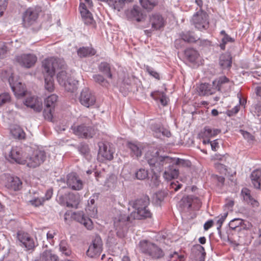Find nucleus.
<instances>
[{
  "instance_id": "nucleus-27",
  "label": "nucleus",
  "mask_w": 261,
  "mask_h": 261,
  "mask_svg": "<svg viewBox=\"0 0 261 261\" xmlns=\"http://www.w3.org/2000/svg\"><path fill=\"white\" fill-rule=\"evenodd\" d=\"M127 147L130 150V154L132 157L139 158L142 155V147L139 143L128 142Z\"/></svg>"
},
{
  "instance_id": "nucleus-39",
  "label": "nucleus",
  "mask_w": 261,
  "mask_h": 261,
  "mask_svg": "<svg viewBox=\"0 0 261 261\" xmlns=\"http://www.w3.org/2000/svg\"><path fill=\"white\" fill-rule=\"evenodd\" d=\"M12 136L15 139H22L25 138V133L22 129L18 125H14L10 128Z\"/></svg>"
},
{
  "instance_id": "nucleus-13",
  "label": "nucleus",
  "mask_w": 261,
  "mask_h": 261,
  "mask_svg": "<svg viewBox=\"0 0 261 261\" xmlns=\"http://www.w3.org/2000/svg\"><path fill=\"white\" fill-rule=\"evenodd\" d=\"M7 160L11 162H15L19 164L24 165L25 156L22 148L19 146H13L9 151L7 155H6Z\"/></svg>"
},
{
  "instance_id": "nucleus-45",
  "label": "nucleus",
  "mask_w": 261,
  "mask_h": 261,
  "mask_svg": "<svg viewBox=\"0 0 261 261\" xmlns=\"http://www.w3.org/2000/svg\"><path fill=\"white\" fill-rule=\"evenodd\" d=\"M58 99V96L56 94H51L44 100L45 106L46 108L54 109Z\"/></svg>"
},
{
  "instance_id": "nucleus-21",
  "label": "nucleus",
  "mask_w": 261,
  "mask_h": 261,
  "mask_svg": "<svg viewBox=\"0 0 261 261\" xmlns=\"http://www.w3.org/2000/svg\"><path fill=\"white\" fill-rule=\"evenodd\" d=\"M99 150L98 155L101 156L105 160L111 161L113 159L114 151L108 144L102 142L98 144Z\"/></svg>"
},
{
  "instance_id": "nucleus-20",
  "label": "nucleus",
  "mask_w": 261,
  "mask_h": 261,
  "mask_svg": "<svg viewBox=\"0 0 261 261\" xmlns=\"http://www.w3.org/2000/svg\"><path fill=\"white\" fill-rule=\"evenodd\" d=\"M67 186L73 190L79 191L83 188V182L75 173H70L67 175Z\"/></svg>"
},
{
  "instance_id": "nucleus-52",
  "label": "nucleus",
  "mask_w": 261,
  "mask_h": 261,
  "mask_svg": "<svg viewBox=\"0 0 261 261\" xmlns=\"http://www.w3.org/2000/svg\"><path fill=\"white\" fill-rule=\"evenodd\" d=\"M44 202V198L42 197H34L33 198L29 200L30 203L35 207H38L42 205Z\"/></svg>"
},
{
  "instance_id": "nucleus-18",
  "label": "nucleus",
  "mask_w": 261,
  "mask_h": 261,
  "mask_svg": "<svg viewBox=\"0 0 261 261\" xmlns=\"http://www.w3.org/2000/svg\"><path fill=\"white\" fill-rule=\"evenodd\" d=\"M216 91L226 92L229 90L232 85V82L225 76H220L217 80L213 82Z\"/></svg>"
},
{
  "instance_id": "nucleus-10",
  "label": "nucleus",
  "mask_w": 261,
  "mask_h": 261,
  "mask_svg": "<svg viewBox=\"0 0 261 261\" xmlns=\"http://www.w3.org/2000/svg\"><path fill=\"white\" fill-rule=\"evenodd\" d=\"M2 184L7 189L16 191L22 188V182L17 177H14L8 174H4L1 176Z\"/></svg>"
},
{
  "instance_id": "nucleus-61",
  "label": "nucleus",
  "mask_w": 261,
  "mask_h": 261,
  "mask_svg": "<svg viewBox=\"0 0 261 261\" xmlns=\"http://www.w3.org/2000/svg\"><path fill=\"white\" fill-rule=\"evenodd\" d=\"M240 133L243 136V138L248 142L254 140V137L250 133L242 129L240 130Z\"/></svg>"
},
{
  "instance_id": "nucleus-31",
  "label": "nucleus",
  "mask_w": 261,
  "mask_h": 261,
  "mask_svg": "<svg viewBox=\"0 0 261 261\" xmlns=\"http://www.w3.org/2000/svg\"><path fill=\"white\" fill-rule=\"evenodd\" d=\"M241 195L243 200L248 204H250L253 206H257L258 202L255 200L250 194V191L246 188H244L241 191Z\"/></svg>"
},
{
  "instance_id": "nucleus-51",
  "label": "nucleus",
  "mask_w": 261,
  "mask_h": 261,
  "mask_svg": "<svg viewBox=\"0 0 261 261\" xmlns=\"http://www.w3.org/2000/svg\"><path fill=\"white\" fill-rule=\"evenodd\" d=\"M243 222V220L240 218H234L233 220H231L229 223V227L230 229L232 230H234L236 229H238L239 230L240 228L241 225Z\"/></svg>"
},
{
  "instance_id": "nucleus-14",
  "label": "nucleus",
  "mask_w": 261,
  "mask_h": 261,
  "mask_svg": "<svg viewBox=\"0 0 261 261\" xmlns=\"http://www.w3.org/2000/svg\"><path fill=\"white\" fill-rule=\"evenodd\" d=\"M149 22L153 31H158L165 27L167 22V18L160 13L155 12L149 15Z\"/></svg>"
},
{
  "instance_id": "nucleus-25",
  "label": "nucleus",
  "mask_w": 261,
  "mask_h": 261,
  "mask_svg": "<svg viewBox=\"0 0 261 261\" xmlns=\"http://www.w3.org/2000/svg\"><path fill=\"white\" fill-rule=\"evenodd\" d=\"M24 105L28 107L33 109L36 112H39L42 109L41 101L34 96L27 97L24 101Z\"/></svg>"
},
{
  "instance_id": "nucleus-42",
  "label": "nucleus",
  "mask_w": 261,
  "mask_h": 261,
  "mask_svg": "<svg viewBox=\"0 0 261 261\" xmlns=\"http://www.w3.org/2000/svg\"><path fill=\"white\" fill-rule=\"evenodd\" d=\"M130 17L137 22H141L144 19V16L138 7H134L130 11Z\"/></svg>"
},
{
  "instance_id": "nucleus-57",
  "label": "nucleus",
  "mask_w": 261,
  "mask_h": 261,
  "mask_svg": "<svg viewBox=\"0 0 261 261\" xmlns=\"http://www.w3.org/2000/svg\"><path fill=\"white\" fill-rule=\"evenodd\" d=\"M54 109L51 108H46L44 109L43 111V115L46 119L49 121H52L53 118V111Z\"/></svg>"
},
{
  "instance_id": "nucleus-2",
  "label": "nucleus",
  "mask_w": 261,
  "mask_h": 261,
  "mask_svg": "<svg viewBox=\"0 0 261 261\" xmlns=\"http://www.w3.org/2000/svg\"><path fill=\"white\" fill-rule=\"evenodd\" d=\"M64 61L63 59L51 57L46 58L42 62L43 71L44 74L45 88L49 92L54 89L53 77L59 69L64 68Z\"/></svg>"
},
{
  "instance_id": "nucleus-19",
  "label": "nucleus",
  "mask_w": 261,
  "mask_h": 261,
  "mask_svg": "<svg viewBox=\"0 0 261 261\" xmlns=\"http://www.w3.org/2000/svg\"><path fill=\"white\" fill-rule=\"evenodd\" d=\"M9 83L12 91L16 97L19 98L25 95L26 91L24 86L20 82H14L13 75H11L9 78Z\"/></svg>"
},
{
  "instance_id": "nucleus-63",
  "label": "nucleus",
  "mask_w": 261,
  "mask_h": 261,
  "mask_svg": "<svg viewBox=\"0 0 261 261\" xmlns=\"http://www.w3.org/2000/svg\"><path fill=\"white\" fill-rule=\"evenodd\" d=\"M10 100V96L7 93L0 95V106Z\"/></svg>"
},
{
  "instance_id": "nucleus-4",
  "label": "nucleus",
  "mask_w": 261,
  "mask_h": 261,
  "mask_svg": "<svg viewBox=\"0 0 261 261\" xmlns=\"http://www.w3.org/2000/svg\"><path fill=\"white\" fill-rule=\"evenodd\" d=\"M140 249L142 253L152 259L162 257L164 254L162 249L154 243L147 240H142L139 243Z\"/></svg>"
},
{
  "instance_id": "nucleus-3",
  "label": "nucleus",
  "mask_w": 261,
  "mask_h": 261,
  "mask_svg": "<svg viewBox=\"0 0 261 261\" xmlns=\"http://www.w3.org/2000/svg\"><path fill=\"white\" fill-rule=\"evenodd\" d=\"M149 204V198L147 196H144L136 199L132 202V206L135 211L131 213L130 216L137 219L150 218L151 213L147 208Z\"/></svg>"
},
{
  "instance_id": "nucleus-56",
  "label": "nucleus",
  "mask_w": 261,
  "mask_h": 261,
  "mask_svg": "<svg viewBox=\"0 0 261 261\" xmlns=\"http://www.w3.org/2000/svg\"><path fill=\"white\" fill-rule=\"evenodd\" d=\"M163 126L160 124H155L152 125V129L154 136L158 138L162 137V130Z\"/></svg>"
},
{
  "instance_id": "nucleus-24",
  "label": "nucleus",
  "mask_w": 261,
  "mask_h": 261,
  "mask_svg": "<svg viewBox=\"0 0 261 261\" xmlns=\"http://www.w3.org/2000/svg\"><path fill=\"white\" fill-rule=\"evenodd\" d=\"M79 9L83 21L86 24L93 25L95 23L91 13L86 8L84 3H80Z\"/></svg>"
},
{
  "instance_id": "nucleus-12",
  "label": "nucleus",
  "mask_w": 261,
  "mask_h": 261,
  "mask_svg": "<svg viewBox=\"0 0 261 261\" xmlns=\"http://www.w3.org/2000/svg\"><path fill=\"white\" fill-rule=\"evenodd\" d=\"M46 153L44 151L36 150L29 157L25 158L27 165L30 168H36L44 162Z\"/></svg>"
},
{
  "instance_id": "nucleus-17",
  "label": "nucleus",
  "mask_w": 261,
  "mask_h": 261,
  "mask_svg": "<svg viewBox=\"0 0 261 261\" xmlns=\"http://www.w3.org/2000/svg\"><path fill=\"white\" fill-rule=\"evenodd\" d=\"M17 238L20 245L25 247L27 250H31L35 247L34 241L28 233L18 231L17 233Z\"/></svg>"
},
{
  "instance_id": "nucleus-36",
  "label": "nucleus",
  "mask_w": 261,
  "mask_h": 261,
  "mask_svg": "<svg viewBox=\"0 0 261 261\" xmlns=\"http://www.w3.org/2000/svg\"><path fill=\"white\" fill-rule=\"evenodd\" d=\"M77 55L80 58H85L93 56L96 54V50L92 47H82L77 50Z\"/></svg>"
},
{
  "instance_id": "nucleus-30",
  "label": "nucleus",
  "mask_w": 261,
  "mask_h": 261,
  "mask_svg": "<svg viewBox=\"0 0 261 261\" xmlns=\"http://www.w3.org/2000/svg\"><path fill=\"white\" fill-rule=\"evenodd\" d=\"M232 64V58L229 54L226 53L221 55L219 59V65L222 69H229Z\"/></svg>"
},
{
  "instance_id": "nucleus-40",
  "label": "nucleus",
  "mask_w": 261,
  "mask_h": 261,
  "mask_svg": "<svg viewBox=\"0 0 261 261\" xmlns=\"http://www.w3.org/2000/svg\"><path fill=\"white\" fill-rule=\"evenodd\" d=\"M98 69L105 75L109 79H112L113 75L111 73V66L110 64L106 62H102L98 65Z\"/></svg>"
},
{
  "instance_id": "nucleus-50",
  "label": "nucleus",
  "mask_w": 261,
  "mask_h": 261,
  "mask_svg": "<svg viewBox=\"0 0 261 261\" xmlns=\"http://www.w3.org/2000/svg\"><path fill=\"white\" fill-rule=\"evenodd\" d=\"M93 78L96 83L103 87H107L109 85L108 81L100 74H94L93 75Z\"/></svg>"
},
{
  "instance_id": "nucleus-7",
  "label": "nucleus",
  "mask_w": 261,
  "mask_h": 261,
  "mask_svg": "<svg viewBox=\"0 0 261 261\" xmlns=\"http://www.w3.org/2000/svg\"><path fill=\"white\" fill-rule=\"evenodd\" d=\"M102 241L99 236L96 235L92 239L86 255L90 258H96L98 257L102 251Z\"/></svg>"
},
{
  "instance_id": "nucleus-37",
  "label": "nucleus",
  "mask_w": 261,
  "mask_h": 261,
  "mask_svg": "<svg viewBox=\"0 0 261 261\" xmlns=\"http://www.w3.org/2000/svg\"><path fill=\"white\" fill-rule=\"evenodd\" d=\"M185 55L187 59L191 63H195L199 56L198 52L193 48L186 49Z\"/></svg>"
},
{
  "instance_id": "nucleus-59",
  "label": "nucleus",
  "mask_w": 261,
  "mask_h": 261,
  "mask_svg": "<svg viewBox=\"0 0 261 261\" xmlns=\"http://www.w3.org/2000/svg\"><path fill=\"white\" fill-rule=\"evenodd\" d=\"M190 197L192 199L193 210L198 209L201 205L200 200L196 196L191 195Z\"/></svg>"
},
{
  "instance_id": "nucleus-8",
  "label": "nucleus",
  "mask_w": 261,
  "mask_h": 261,
  "mask_svg": "<svg viewBox=\"0 0 261 261\" xmlns=\"http://www.w3.org/2000/svg\"><path fill=\"white\" fill-rule=\"evenodd\" d=\"M41 11V8L39 7L28 8L22 15L23 25L25 28H28L34 24L36 22Z\"/></svg>"
},
{
  "instance_id": "nucleus-41",
  "label": "nucleus",
  "mask_w": 261,
  "mask_h": 261,
  "mask_svg": "<svg viewBox=\"0 0 261 261\" xmlns=\"http://www.w3.org/2000/svg\"><path fill=\"white\" fill-rule=\"evenodd\" d=\"M126 0H108L106 3L113 9L120 11L125 5Z\"/></svg>"
},
{
  "instance_id": "nucleus-5",
  "label": "nucleus",
  "mask_w": 261,
  "mask_h": 261,
  "mask_svg": "<svg viewBox=\"0 0 261 261\" xmlns=\"http://www.w3.org/2000/svg\"><path fill=\"white\" fill-rule=\"evenodd\" d=\"M57 200L62 206L77 208L80 202V195L71 192L59 193L57 196Z\"/></svg>"
},
{
  "instance_id": "nucleus-58",
  "label": "nucleus",
  "mask_w": 261,
  "mask_h": 261,
  "mask_svg": "<svg viewBox=\"0 0 261 261\" xmlns=\"http://www.w3.org/2000/svg\"><path fill=\"white\" fill-rule=\"evenodd\" d=\"M87 214L91 217H94L97 214V208L95 206H90V203L89 202L88 205L85 209Z\"/></svg>"
},
{
  "instance_id": "nucleus-46",
  "label": "nucleus",
  "mask_w": 261,
  "mask_h": 261,
  "mask_svg": "<svg viewBox=\"0 0 261 261\" xmlns=\"http://www.w3.org/2000/svg\"><path fill=\"white\" fill-rule=\"evenodd\" d=\"M159 176L156 172H153L150 178L148 179V184L151 189L156 188L160 184Z\"/></svg>"
},
{
  "instance_id": "nucleus-23",
  "label": "nucleus",
  "mask_w": 261,
  "mask_h": 261,
  "mask_svg": "<svg viewBox=\"0 0 261 261\" xmlns=\"http://www.w3.org/2000/svg\"><path fill=\"white\" fill-rule=\"evenodd\" d=\"M178 205L182 214L187 216V214L193 211L192 199L190 196L184 197L179 202Z\"/></svg>"
},
{
  "instance_id": "nucleus-54",
  "label": "nucleus",
  "mask_w": 261,
  "mask_h": 261,
  "mask_svg": "<svg viewBox=\"0 0 261 261\" xmlns=\"http://www.w3.org/2000/svg\"><path fill=\"white\" fill-rule=\"evenodd\" d=\"M234 39L229 36L228 35H226L225 36H223L221 40V43L220 44V47L221 49L224 50L225 49V45L228 42H233Z\"/></svg>"
},
{
  "instance_id": "nucleus-28",
  "label": "nucleus",
  "mask_w": 261,
  "mask_h": 261,
  "mask_svg": "<svg viewBox=\"0 0 261 261\" xmlns=\"http://www.w3.org/2000/svg\"><path fill=\"white\" fill-rule=\"evenodd\" d=\"M197 91L200 96H206L215 93L216 89L213 83H202L199 86Z\"/></svg>"
},
{
  "instance_id": "nucleus-32",
  "label": "nucleus",
  "mask_w": 261,
  "mask_h": 261,
  "mask_svg": "<svg viewBox=\"0 0 261 261\" xmlns=\"http://www.w3.org/2000/svg\"><path fill=\"white\" fill-rule=\"evenodd\" d=\"M79 153L87 160L90 161L91 159L90 149L87 144L85 143H81L76 146Z\"/></svg>"
},
{
  "instance_id": "nucleus-15",
  "label": "nucleus",
  "mask_w": 261,
  "mask_h": 261,
  "mask_svg": "<svg viewBox=\"0 0 261 261\" xmlns=\"http://www.w3.org/2000/svg\"><path fill=\"white\" fill-rule=\"evenodd\" d=\"M79 99L81 104L86 108L93 106L96 102L95 95L88 88L82 90Z\"/></svg>"
},
{
  "instance_id": "nucleus-34",
  "label": "nucleus",
  "mask_w": 261,
  "mask_h": 261,
  "mask_svg": "<svg viewBox=\"0 0 261 261\" xmlns=\"http://www.w3.org/2000/svg\"><path fill=\"white\" fill-rule=\"evenodd\" d=\"M77 84L78 81L70 76L68 77L65 84H63L62 86L64 87L66 91L73 92L77 89Z\"/></svg>"
},
{
  "instance_id": "nucleus-60",
  "label": "nucleus",
  "mask_w": 261,
  "mask_h": 261,
  "mask_svg": "<svg viewBox=\"0 0 261 261\" xmlns=\"http://www.w3.org/2000/svg\"><path fill=\"white\" fill-rule=\"evenodd\" d=\"M146 70L149 75L156 79H160V74L156 71H155L153 68L149 66H147L146 67Z\"/></svg>"
},
{
  "instance_id": "nucleus-47",
  "label": "nucleus",
  "mask_w": 261,
  "mask_h": 261,
  "mask_svg": "<svg viewBox=\"0 0 261 261\" xmlns=\"http://www.w3.org/2000/svg\"><path fill=\"white\" fill-rule=\"evenodd\" d=\"M250 112L254 116L261 118V102L258 101L253 104L250 108Z\"/></svg>"
},
{
  "instance_id": "nucleus-53",
  "label": "nucleus",
  "mask_w": 261,
  "mask_h": 261,
  "mask_svg": "<svg viewBox=\"0 0 261 261\" xmlns=\"http://www.w3.org/2000/svg\"><path fill=\"white\" fill-rule=\"evenodd\" d=\"M168 258L170 259V261H184L185 256L184 255L179 254L177 252L174 251L171 253Z\"/></svg>"
},
{
  "instance_id": "nucleus-64",
  "label": "nucleus",
  "mask_w": 261,
  "mask_h": 261,
  "mask_svg": "<svg viewBox=\"0 0 261 261\" xmlns=\"http://www.w3.org/2000/svg\"><path fill=\"white\" fill-rule=\"evenodd\" d=\"M164 93V92L159 91H154L150 93V96L155 100L158 101L160 99Z\"/></svg>"
},
{
  "instance_id": "nucleus-44",
  "label": "nucleus",
  "mask_w": 261,
  "mask_h": 261,
  "mask_svg": "<svg viewBox=\"0 0 261 261\" xmlns=\"http://www.w3.org/2000/svg\"><path fill=\"white\" fill-rule=\"evenodd\" d=\"M64 66H64V68L61 69L62 70L59 71L57 75V81L61 86L65 84V83L66 82L68 77H70L68 75L66 71L63 70L65 69ZM60 69H59V70Z\"/></svg>"
},
{
  "instance_id": "nucleus-6",
  "label": "nucleus",
  "mask_w": 261,
  "mask_h": 261,
  "mask_svg": "<svg viewBox=\"0 0 261 261\" xmlns=\"http://www.w3.org/2000/svg\"><path fill=\"white\" fill-rule=\"evenodd\" d=\"M129 219L128 216L121 213L114 218V227L118 237H125L127 231V222Z\"/></svg>"
},
{
  "instance_id": "nucleus-55",
  "label": "nucleus",
  "mask_w": 261,
  "mask_h": 261,
  "mask_svg": "<svg viewBox=\"0 0 261 261\" xmlns=\"http://www.w3.org/2000/svg\"><path fill=\"white\" fill-rule=\"evenodd\" d=\"M228 215L227 212H225L224 213L221 214L220 216L218 217V219L217 221V230L218 231V233L221 232V228L222 225V224L223 223L224 221H225V219L226 218L227 216Z\"/></svg>"
},
{
  "instance_id": "nucleus-62",
  "label": "nucleus",
  "mask_w": 261,
  "mask_h": 261,
  "mask_svg": "<svg viewBox=\"0 0 261 261\" xmlns=\"http://www.w3.org/2000/svg\"><path fill=\"white\" fill-rule=\"evenodd\" d=\"M202 137H212V129L209 126H205L203 132H201Z\"/></svg>"
},
{
  "instance_id": "nucleus-11",
  "label": "nucleus",
  "mask_w": 261,
  "mask_h": 261,
  "mask_svg": "<svg viewBox=\"0 0 261 261\" xmlns=\"http://www.w3.org/2000/svg\"><path fill=\"white\" fill-rule=\"evenodd\" d=\"M192 22L195 27L200 31L206 30L209 27L208 15L203 10H198L193 16Z\"/></svg>"
},
{
  "instance_id": "nucleus-48",
  "label": "nucleus",
  "mask_w": 261,
  "mask_h": 261,
  "mask_svg": "<svg viewBox=\"0 0 261 261\" xmlns=\"http://www.w3.org/2000/svg\"><path fill=\"white\" fill-rule=\"evenodd\" d=\"M142 7L145 9L151 10L157 4L155 0H139Z\"/></svg>"
},
{
  "instance_id": "nucleus-49",
  "label": "nucleus",
  "mask_w": 261,
  "mask_h": 261,
  "mask_svg": "<svg viewBox=\"0 0 261 261\" xmlns=\"http://www.w3.org/2000/svg\"><path fill=\"white\" fill-rule=\"evenodd\" d=\"M135 177L138 180H144L148 176V170L145 168H141L135 172Z\"/></svg>"
},
{
  "instance_id": "nucleus-22",
  "label": "nucleus",
  "mask_w": 261,
  "mask_h": 261,
  "mask_svg": "<svg viewBox=\"0 0 261 261\" xmlns=\"http://www.w3.org/2000/svg\"><path fill=\"white\" fill-rule=\"evenodd\" d=\"M72 219L83 224L89 230L93 228V223L91 220L86 217L83 211L74 212L72 215Z\"/></svg>"
},
{
  "instance_id": "nucleus-16",
  "label": "nucleus",
  "mask_w": 261,
  "mask_h": 261,
  "mask_svg": "<svg viewBox=\"0 0 261 261\" xmlns=\"http://www.w3.org/2000/svg\"><path fill=\"white\" fill-rule=\"evenodd\" d=\"M37 60V57L33 54H23L16 57V62L26 68H30L34 66Z\"/></svg>"
},
{
  "instance_id": "nucleus-26",
  "label": "nucleus",
  "mask_w": 261,
  "mask_h": 261,
  "mask_svg": "<svg viewBox=\"0 0 261 261\" xmlns=\"http://www.w3.org/2000/svg\"><path fill=\"white\" fill-rule=\"evenodd\" d=\"M168 168L165 171L164 173V177L167 180H171L172 179L176 178L178 177L179 174V170L176 168V166L177 165L168 164Z\"/></svg>"
},
{
  "instance_id": "nucleus-43",
  "label": "nucleus",
  "mask_w": 261,
  "mask_h": 261,
  "mask_svg": "<svg viewBox=\"0 0 261 261\" xmlns=\"http://www.w3.org/2000/svg\"><path fill=\"white\" fill-rule=\"evenodd\" d=\"M58 259V256L52 253L50 250L44 251L40 256L42 261H57Z\"/></svg>"
},
{
  "instance_id": "nucleus-1",
  "label": "nucleus",
  "mask_w": 261,
  "mask_h": 261,
  "mask_svg": "<svg viewBox=\"0 0 261 261\" xmlns=\"http://www.w3.org/2000/svg\"><path fill=\"white\" fill-rule=\"evenodd\" d=\"M145 159L153 172H160L168 164L188 165L187 161L160 154L158 151L148 150L145 154Z\"/></svg>"
},
{
  "instance_id": "nucleus-33",
  "label": "nucleus",
  "mask_w": 261,
  "mask_h": 261,
  "mask_svg": "<svg viewBox=\"0 0 261 261\" xmlns=\"http://www.w3.org/2000/svg\"><path fill=\"white\" fill-rule=\"evenodd\" d=\"M261 170L256 169L252 171L250 178L252 184L256 189H259L260 187Z\"/></svg>"
},
{
  "instance_id": "nucleus-9",
  "label": "nucleus",
  "mask_w": 261,
  "mask_h": 261,
  "mask_svg": "<svg viewBox=\"0 0 261 261\" xmlns=\"http://www.w3.org/2000/svg\"><path fill=\"white\" fill-rule=\"evenodd\" d=\"M71 129L76 136L84 139L92 138L96 134V130L92 126L85 123L72 126Z\"/></svg>"
},
{
  "instance_id": "nucleus-35",
  "label": "nucleus",
  "mask_w": 261,
  "mask_h": 261,
  "mask_svg": "<svg viewBox=\"0 0 261 261\" xmlns=\"http://www.w3.org/2000/svg\"><path fill=\"white\" fill-rule=\"evenodd\" d=\"M180 36L184 41L188 43L196 42L199 39V37L195 35L194 33L191 31L182 32Z\"/></svg>"
},
{
  "instance_id": "nucleus-38",
  "label": "nucleus",
  "mask_w": 261,
  "mask_h": 261,
  "mask_svg": "<svg viewBox=\"0 0 261 261\" xmlns=\"http://www.w3.org/2000/svg\"><path fill=\"white\" fill-rule=\"evenodd\" d=\"M59 250L62 255L66 256H69L72 253L70 245L66 240H62L60 241L59 245Z\"/></svg>"
},
{
  "instance_id": "nucleus-29",
  "label": "nucleus",
  "mask_w": 261,
  "mask_h": 261,
  "mask_svg": "<svg viewBox=\"0 0 261 261\" xmlns=\"http://www.w3.org/2000/svg\"><path fill=\"white\" fill-rule=\"evenodd\" d=\"M192 251L195 253V256L192 261H205L206 252L203 247L199 244L195 245Z\"/></svg>"
}]
</instances>
